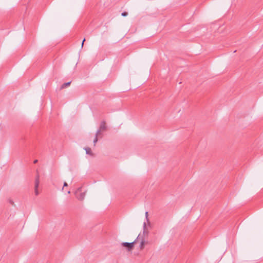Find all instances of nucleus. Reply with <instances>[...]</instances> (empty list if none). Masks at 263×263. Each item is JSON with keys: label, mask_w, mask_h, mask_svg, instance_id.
Here are the masks:
<instances>
[{"label": "nucleus", "mask_w": 263, "mask_h": 263, "mask_svg": "<svg viewBox=\"0 0 263 263\" xmlns=\"http://www.w3.org/2000/svg\"><path fill=\"white\" fill-rule=\"evenodd\" d=\"M139 239V235L137 237V239L132 242H122L121 245L127 248L128 251L132 250L134 248V245L136 243L138 240Z\"/></svg>", "instance_id": "f257e3e1"}, {"label": "nucleus", "mask_w": 263, "mask_h": 263, "mask_svg": "<svg viewBox=\"0 0 263 263\" xmlns=\"http://www.w3.org/2000/svg\"><path fill=\"white\" fill-rule=\"evenodd\" d=\"M82 187H79L77 191L75 192V194L77 198L79 200H83L85 196V192H81Z\"/></svg>", "instance_id": "f03ea898"}, {"label": "nucleus", "mask_w": 263, "mask_h": 263, "mask_svg": "<svg viewBox=\"0 0 263 263\" xmlns=\"http://www.w3.org/2000/svg\"><path fill=\"white\" fill-rule=\"evenodd\" d=\"M40 184V176L39 173H37L35 179V183H34V193L36 196H37L39 194L38 191V187Z\"/></svg>", "instance_id": "7ed1b4c3"}, {"label": "nucleus", "mask_w": 263, "mask_h": 263, "mask_svg": "<svg viewBox=\"0 0 263 263\" xmlns=\"http://www.w3.org/2000/svg\"><path fill=\"white\" fill-rule=\"evenodd\" d=\"M107 129V126H106V122L105 121H102L101 122L99 128L97 131V135H101V133L103 131H105Z\"/></svg>", "instance_id": "20e7f679"}, {"label": "nucleus", "mask_w": 263, "mask_h": 263, "mask_svg": "<svg viewBox=\"0 0 263 263\" xmlns=\"http://www.w3.org/2000/svg\"><path fill=\"white\" fill-rule=\"evenodd\" d=\"M85 151H86V153L88 155H90L91 156H93V154L91 152V148H89V147H86L84 148Z\"/></svg>", "instance_id": "39448f33"}, {"label": "nucleus", "mask_w": 263, "mask_h": 263, "mask_svg": "<svg viewBox=\"0 0 263 263\" xmlns=\"http://www.w3.org/2000/svg\"><path fill=\"white\" fill-rule=\"evenodd\" d=\"M100 135H97V133H96V135H95V138L93 140V144H94V145H96V143L97 142L98 140V137H100Z\"/></svg>", "instance_id": "423d86ee"}, {"label": "nucleus", "mask_w": 263, "mask_h": 263, "mask_svg": "<svg viewBox=\"0 0 263 263\" xmlns=\"http://www.w3.org/2000/svg\"><path fill=\"white\" fill-rule=\"evenodd\" d=\"M71 83V82H68L67 83H64L63 84H62V85L61 86V88H65L66 87L69 86Z\"/></svg>", "instance_id": "0eeeda50"}, {"label": "nucleus", "mask_w": 263, "mask_h": 263, "mask_svg": "<svg viewBox=\"0 0 263 263\" xmlns=\"http://www.w3.org/2000/svg\"><path fill=\"white\" fill-rule=\"evenodd\" d=\"M144 245V240L142 239L140 242V248L141 249H142L143 248Z\"/></svg>", "instance_id": "6e6552de"}, {"label": "nucleus", "mask_w": 263, "mask_h": 263, "mask_svg": "<svg viewBox=\"0 0 263 263\" xmlns=\"http://www.w3.org/2000/svg\"><path fill=\"white\" fill-rule=\"evenodd\" d=\"M121 15L123 16H126L128 15V13L126 11H124L122 13Z\"/></svg>", "instance_id": "1a4fd4ad"}, {"label": "nucleus", "mask_w": 263, "mask_h": 263, "mask_svg": "<svg viewBox=\"0 0 263 263\" xmlns=\"http://www.w3.org/2000/svg\"><path fill=\"white\" fill-rule=\"evenodd\" d=\"M145 229H146V223L144 222L143 223V233H144L145 232Z\"/></svg>", "instance_id": "9d476101"}, {"label": "nucleus", "mask_w": 263, "mask_h": 263, "mask_svg": "<svg viewBox=\"0 0 263 263\" xmlns=\"http://www.w3.org/2000/svg\"><path fill=\"white\" fill-rule=\"evenodd\" d=\"M145 218L147 222H148V212H145Z\"/></svg>", "instance_id": "9b49d317"}, {"label": "nucleus", "mask_w": 263, "mask_h": 263, "mask_svg": "<svg viewBox=\"0 0 263 263\" xmlns=\"http://www.w3.org/2000/svg\"><path fill=\"white\" fill-rule=\"evenodd\" d=\"M67 186H68V184H67L66 182H65L64 183V185H63V188H62V190H63L64 187Z\"/></svg>", "instance_id": "f8f14e48"}, {"label": "nucleus", "mask_w": 263, "mask_h": 263, "mask_svg": "<svg viewBox=\"0 0 263 263\" xmlns=\"http://www.w3.org/2000/svg\"><path fill=\"white\" fill-rule=\"evenodd\" d=\"M9 202L10 203H11L12 205H14V202L11 199L9 200Z\"/></svg>", "instance_id": "ddd939ff"}, {"label": "nucleus", "mask_w": 263, "mask_h": 263, "mask_svg": "<svg viewBox=\"0 0 263 263\" xmlns=\"http://www.w3.org/2000/svg\"><path fill=\"white\" fill-rule=\"evenodd\" d=\"M85 41V39L84 38L82 41V47H83V45H84V42Z\"/></svg>", "instance_id": "4468645a"}, {"label": "nucleus", "mask_w": 263, "mask_h": 263, "mask_svg": "<svg viewBox=\"0 0 263 263\" xmlns=\"http://www.w3.org/2000/svg\"><path fill=\"white\" fill-rule=\"evenodd\" d=\"M37 162V160H35L34 161H33V163H36Z\"/></svg>", "instance_id": "2eb2a0df"}, {"label": "nucleus", "mask_w": 263, "mask_h": 263, "mask_svg": "<svg viewBox=\"0 0 263 263\" xmlns=\"http://www.w3.org/2000/svg\"><path fill=\"white\" fill-rule=\"evenodd\" d=\"M70 191H68V194H70Z\"/></svg>", "instance_id": "dca6fc26"}]
</instances>
